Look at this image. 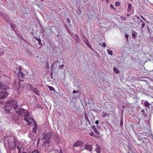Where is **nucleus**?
Wrapping results in <instances>:
<instances>
[{"label":"nucleus","instance_id":"39","mask_svg":"<svg viewBox=\"0 0 153 153\" xmlns=\"http://www.w3.org/2000/svg\"><path fill=\"white\" fill-rule=\"evenodd\" d=\"M140 17L144 20L145 21H146V19H145L144 17L143 16L141 15Z\"/></svg>","mask_w":153,"mask_h":153},{"label":"nucleus","instance_id":"36","mask_svg":"<svg viewBox=\"0 0 153 153\" xmlns=\"http://www.w3.org/2000/svg\"><path fill=\"white\" fill-rule=\"evenodd\" d=\"M102 46L104 47H105L106 46L105 43V42L103 43Z\"/></svg>","mask_w":153,"mask_h":153},{"label":"nucleus","instance_id":"18","mask_svg":"<svg viewBox=\"0 0 153 153\" xmlns=\"http://www.w3.org/2000/svg\"><path fill=\"white\" fill-rule=\"evenodd\" d=\"M143 138H145L143 137L142 135H139L137 137V139L139 140H142Z\"/></svg>","mask_w":153,"mask_h":153},{"label":"nucleus","instance_id":"49","mask_svg":"<svg viewBox=\"0 0 153 153\" xmlns=\"http://www.w3.org/2000/svg\"><path fill=\"white\" fill-rule=\"evenodd\" d=\"M78 42H79V40H78ZM77 42H78V41H77Z\"/></svg>","mask_w":153,"mask_h":153},{"label":"nucleus","instance_id":"2","mask_svg":"<svg viewBox=\"0 0 153 153\" xmlns=\"http://www.w3.org/2000/svg\"><path fill=\"white\" fill-rule=\"evenodd\" d=\"M16 113L19 115L22 116L27 117L28 115V112L26 110L22 108H16Z\"/></svg>","mask_w":153,"mask_h":153},{"label":"nucleus","instance_id":"48","mask_svg":"<svg viewBox=\"0 0 153 153\" xmlns=\"http://www.w3.org/2000/svg\"><path fill=\"white\" fill-rule=\"evenodd\" d=\"M111 6H112V5H111H111H110V7H111Z\"/></svg>","mask_w":153,"mask_h":153},{"label":"nucleus","instance_id":"19","mask_svg":"<svg viewBox=\"0 0 153 153\" xmlns=\"http://www.w3.org/2000/svg\"><path fill=\"white\" fill-rule=\"evenodd\" d=\"M89 134L91 136L94 137L96 138H98L99 137V136H97L95 135V134L93 132H91Z\"/></svg>","mask_w":153,"mask_h":153},{"label":"nucleus","instance_id":"45","mask_svg":"<svg viewBox=\"0 0 153 153\" xmlns=\"http://www.w3.org/2000/svg\"><path fill=\"white\" fill-rule=\"evenodd\" d=\"M141 111L142 112V111H143V110H141Z\"/></svg>","mask_w":153,"mask_h":153},{"label":"nucleus","instance_id":"11","mask_svg":"<svg viewBox=\"0 0 153 153\" xmlns=\"http://www.w3.org/2000/svg\"><path fill=\"white\" fill-rule=\"evenodd\" d=\"M28 86L30 87V90L31 91H33V89L35 88L32 85L30 84H28Z\"/></svg>","mask_w":153,"mask_h":153},{"label":"nucleus","instance_id":"34","mask_svg":"<svg viewBox=\"0 0 153 153\" xmlns=\"http://www.w3.org/2000/svg\"><path fill=\"white\" fill-rule=\"evenodd\" d=\"M66 21L68 23H70L71 22L69 18H67L66 19Z\"/></svg>","mask_w":153,"mask_h":153},{"label":"nucleus","instance_id":"40","mask_svg":"<svg viewBox=\"0 0 153 153\" xmlns=\"http://www.w3.org/2000/svg\"><path fill=\"white\" fill-rule=\"evenodd\" d=\"M95 123L97 125L99 123V120H96L95 121Z\"/></svg>","mask_w":153,"mask_h":153},{"label":"nucleus","instance_id":"7","mask_svg":"<svg viewBox=\"0 0 153 153\" xmlns=\"http://www.w3.org/2000/svg\"><path fill=\"white\" fill-rule=\"evenodd\" d=\"M54 138L55 142L57 143H59V138L58 134H55L54 136Z\"/></svg>","mask_w":153,"mask_h":153},{"label":"nucleus","instance_id":"35","mask_svg":"<svg viewBox=\"0 0 153 153\" xmlns=\"http://www.w3.org/2000/svg\"><path fill=\"white\" fill-rule=\"evenodd\" d=\"M4 54V53L2 52L1 51H0V56H2Z\"/></svg>","mask_w":153,"mask_h":153},{"label":"nucleus","instance_id":"23","mask_svg":"<svg viewBox=\"0 0 153 153\" xmlns=\"http://www.w3.org/2000/svg\"><path fill=\"white\" fill-rule=\"evenodd\" d=\"M49 90L51 91H55V89L52 86H49L48 87Z\"/></svg>","mask_w":153,"mask_h":153},{"label":"nucleus","instance_id":"21","mask_svg":"<svg viewBox=\"0 0 153 153\" xmlns=\"http://www.w3.org/2000/svg\"><path fill=\"white\" fill-rule=\"evenodd\" d=\"M129 152L128 153H136V150H134L133 151L131 149H129Z\"/></svg>","mask_w":153,"mask_h":153},{"label":"nucleus","instance_id":"3","mask_svg":"<svg viewBox=\"0 0 153 153\" xmlns=\"http://www.w3.org/2000/svg\"><path fill=\"white\" fill-rule=\"evenodd\" d=\"M43 137L42 138L43 139H48L49 140L53 136L52 132L49 131L48 133H44L43 134Z\"/></svg>","mask_w":153,"mask_h":153},{"label":"nucleus","instance_id":"51","mask_svg":"<svg viewBox=\"0 0 153 153\" xmlns=\"http://www.w3.org/2000/svg\"><path fill=\"white\" fill-rule=\"evenodd\" d=\"M52 74H51V75H52Z\"/></svg>","mask_w":153,"mask_h":153},{"label":"nucleus","instance_id":"9","mask_svg":"<svg viewBox=\"0 0 153 153\" xmlns=\"http://www.w3.org/2000/svg\"><path fill=\"white\" fill-rule=\"evenodd\" d=\"M32 91L37 95H40V91L36 88H35L34 89H33V91Z\"/></svg>","mask_w":153,"mask_h":153},{"label":"nucleus","instance_id":"53","mask_svg":"<svg viewBox=\"0 0 153 153\" xmlns=\"http://www.w3.org/2000/svg\"><path fill=\"white\" fill-rule=\"evenodd\" d=\"M52 74H51V75H52Z\"/></svg>","mask_w":153,"mask_h":153},{"label":"nucleus","instance_id":"52","mask_svg":"<svg viewBox=\"0 0 153 153\" xmlns=\"http://www.w3.org/2000/svg\"><path fill=\"white\" fill-rule=\"evenodd\" d=\"M52 74H51V75H52Z\"/></svg>","mask_w":153,"mask_h":153},{"label":"nucleus","instance_id":"31","mask_svg":"<svg viewBox=\"0 0 153 153\" xmlns=\"http://www.w3.org/2000/svg\"><path fill=\"white\" fill-rule=\"evenodd\" d=\"M22 67L20 66H19V71H18V73H19V72H22Z\"/></svg>","mask_w":153,"mask_h":153},{"label":"nucleus","instance_id":"5","mask_svg":"<svg viewBox=\"0 0 153 153\" xmlns=\"http://www.w3.org/2000/svg\"><path fill=\"white\" fill-rule=\"evenodd\" d=\"M84 142L81 141L79 140L75 142L73 145V148L75 149V147L82 145Z\"/></svg>","mask_w":153,"mask_h":153},{"label":"nucleus","instance_id":"44","mask_svg":"<svg viewBox=\"0 0 153 153\" xmlns=\"http://www.w3.org/2000/svg\"><path fill=\"white\" fill-rule=\"evenodd\" d=\"M60 152H61V153H62V151L61 150L60 151Z\"/></svg>","mask_w":153,"mask_h":153},{"label":"nucleus","instance_id":"26","mask_svg":"<svg viewBox=\"0 0 153 153\" xmlns=\"http://www.w3.org/2000/svg\"><path fill=\"white\" fill-rule=\"evenodd\" d=\"M5 85L2 83H0V89L4 88V87Z\"/></svg>","mask_w":153,"mask_h":153},{"label":"nucleus","instance_id":"29","mask_svg":"<svg viewBox=\"0 0 153 153\" xmlns=\"http://www.w3.org/2000/svg\"><path fill=\"white\" fill-rule=\"evenodd\" d=\"M134 33H132V36L134 37V38L136 36V35L137 34V33L136 32H134Z\"/></svg>","mask_w":153,"mask_h":153},{"label":"nucleus","instance_id":"15","mask_svg":"<svg viewBox=\"0 0 153 153\" xmlns=\"http://www.w3.org/2000/svg\"><path fill=\"white\" fill-rule=\"evenodd\" d=\"M132 8L131 5L130 4H128V5L127 8V10L128 12H130Z\"/></svg>","mask_w":153,"mask_h":153},{"label":"nucleus","instance_id":"10","mask_svg":"<svg viewBox=\"0 0 153 153\" xmlns=\"http://www.w3.org/2000/svg\"><path fill=\"white\" fill-rule=\"evenodd\" d=\"M137 18L138 19H140V21L142 23L141 25L142 27H144L146 24L144 22L143 20L141 19L139 17H137Z\"/></svg>","mask_w":153,"mask_h":153},{"label":"nucleus","instance_id":"41","mask_svg":"<svg viewBox=\"0 0 153 153\" xmlns=\"http://www.w3.org/2000/svg\"><path fill=\"white\" fill-rule=\"evenodd\" d=\"M77 91H75V90H74L73 91V93H76V92Z\"/></svg>","mask_w":153,"mask_h":153},{"label":"nucleus","instance_id":"13","mask_svg":"<svg viewBox=\"0 0 153 153\" xmlns=\"http://www.w3.org/2000/svg\"><path fill=\"white\" fill-rule=\"evenodd\" d=\"M27 117H25L24 118V120L26 122H27V124L30 125L31 123L32 122H30L26 118Z\"/></svg>","mask_w":153,"mask_h":153},{"label":"nucleus","instance_id":"46","mask_svg":"<svg viewBox=\"0 0 153 153\" xmlns=\"http://www.w3.org/2000/svg\"><path fill=\"white\" fill-rule=\"evenodd\" d=\"M30 120L32 121V119H30Z\"/></svg>","mask_w":153,"mask_h":153},{"label":"nucleus","instance_id":"37","mask_svg":"<svg viewBox=\"0 0 153 153\" xmlns=\"http://www.w3.org/2000/svg\"><path fill=\"white\" fill-rule=\"evenodd\" d=\"M128 36H129V35L128 34H126L125 35V37L126 38L127 40H128Z\"/></svg>","mask_w":153,"mask_h":153},{"label":"nucleus","instance_id":"8","mask_svg":"<svg viewBox=\"0 0 153 153\" xmlns=\"http://www.w3.org/2000/svg\"><path fill=\"white\" fill-rule=\"evenodd\" d=\"M50 143V141L49 140L47 139L46 141L44 142L43 145L46 147L47 146H49V144Z\"/></svg>","mask_w":153,"mask_h":153},{"label":"nucleus","instance_id":"20","mask_svg":"<svg viewBox=\"0 0 153 153\" xmlns=\"http://www.w3.org/2000/svg\"><path fill=\"white\" fill-rule=\"evenodd\" d=\"M94 130V132L96 133L97 134L99 135L100 134V132L96 128H94L93 127Z\"/></svg>","mask_w":153,"mask_h":153},{"label":"nucleus","instance_id":"12","mask_svg":"<svg viewBox=\"0 0 153 153\" xmlns=\"http://www.w3.org/2000/svg\"><path fill=\"white\" fill-rule=\"evenodd\" d=\"M95 151L97 153H100L101 152V149L99 146H97L96 148Z\"/></svg>","mask_w":153,"mask_h":153},{"label":"nucleus","instance_id":"50","mask_svg":"<svg viewBox=\"0 0 153 153\" xmlns=\"http://www.w3.org/2000/svg\"><path fill=\"white\" fill-rule=\"evenodd\" d=\"M111 7H112L114 8V7H113V6H111Z\"/></svg>","mask_w":153,"mask_h":153},{"label":"nucleus","instance_id":"54","mask_svg":"<svg viewBox=\"0 0 153 153\" xmlns=\"http://www.w3.org/2000/svg\"><path fill=\"white\" fill-rule=\"evenodd\" d=\"M42 1H43V0H41Z\"/></svg>","mask_w":153,"mask_h":153},{"label":"nucleus","instance_id":"30","mask_svg":"<svg viewBox=\"0 0 153 153\" xmlns=\"http://www.w3.org/2000/svg\"><path fill=\"white\" fill-rule=\"evenodd\" d=\"M115 5L116 6H119L120 5V3L119 2H118V1H117L115 2Z\"/></svg>","mask_w":153,"mask_h":153},{"label":"nucleus","instance_id":"22","mask_svg":"<svg viewBox=\"0 0 153 153\" xmlns=\"http://www.w3.org/2000/svg\"><path fill=\"white\" fill-rule=\"evenodd\" d=\"M113 70L116 73L118 74L119 73V71L116 67L114 68Z\"/></svg>","mask_w":153,"mask_h":153},{"label":"nucleus","instance_id":"4","mask_svg":"<svg viewBox=\"0 0 153 153\" xmlns=\"http://www.w3.org/2000/svg\"><path fill=\"white\" fill-rule=\"evenodd\" d=\"M8 95V93L6 91L0 92V98L1 99L6 98Z\"/></svg>","mask_w":153,"mask_h":153},{"label":"nucleus","instance_id":"27","mask_svg":"<svg viewBox=\"0 0 153 153\" xmlns=\"http://www.w3.org/2000/svg\"><path fill=\"white\" fill-rule=\"evenodd\" d=\"M107 52L108 54L111 55H112L113 53L111 50H107Z\"/></svg>","mask_w":153,"mask_h":153},{"label":"nucleus","instance_id":"42","mask_svg":"<svg viewBox=\"0 0 153 153\" xmlns=\"http://www.w3.org/2000/svg\"><path fill=\"white\" fill-rule=\"evenodd\" d=\"M123 125V122H122V121L121 122H120V126H121L122 125V126Z\"/></svg>","mask_w":153,"mask_h":153},{"label":"nucleus","instance_id":"43","mask_svg":"<svg viewBox=\"0 0 153 153\" xmlns=\"http://www.w3.org/2000/svg\"><path fill=\"white\" fill-rule=\"evenodd\" d=\"M35 39H36V40H37L38 41V42H39V39H38L37 38H35Z\"/></svg>","mask_w":153,"mask_h":153},{"label":"nucleus","instance_id":"28","mask_svg":"<svg viewBox=\"0 0 153 153\" xmlns=\"http://www.w3.org/2000/svg\"><path fill=\"white\" fill-rule=\"evenodd\" d=\"M31 153H40L38 150L37 149L34 150Z\"/></svg>","mask_w":153,"mask_h":153},{"label":"nucleus","instance_id":"17","mask_svg":"<svg viewBox=\"0 0 153 153\" xmlns=\"http://www.w3.org/2000/svg\"><path fill=\"white\" fill-rule=\"evenodd\" d=\"M150 105V103H149L148 101H145V102L144 103V105L146 107H149Z\"/></svg>","mask_w":153,"mask_h":153},{"label":"nucleus","instance_id":"33","mask_svg":"<svg viewBox=\"0 0 153 153\" xmlns=\"http://www.w3.org/2000/svg\"><path fill=\"white\" fill-rule=\"evenodd\" d=\"M39 42H38V44L40 45H42V44L41 43V39L40 38H39Z\"/></svg>","mask_w":153,"mask_h":153},{"label":"nucleus","instance_id":"14","mask_svg":"<svg viewBox=\"0 0 153 153\" xmlns=\"http://www.w3.org/2000/svg\"><path fill=\"white\" fill-rule=\"evenodd\" d=\"M37 128V125L36 124L34 125V127L33 128V131L35 133H36Z\"/></svg>","mask_w":153,"mask_h":153},{"label":"nucleus","instance_id":"6","mask_svg":"<svg viewBox=\"0 0 153 153\" xmlns=\"http://www.w3.org/2000/svg\"><path fill=\"white\" fill-rule=\"evenodd\" d=\"M92 145L91 144H89L88 143H86L84 147H85V149H86L88 151L91 152L92 151Z\"/></svg>","mask_w":153,"mask_h":153},{"label":"nucleus","instance_id":"32","mask_svg":"<svg viewBox=\"0 0 153 153\" xmlns=\"http://www.w3.org/2000/svg\"><path fill=\"white\" fill-rule=\"evenodd\" d=\"M107 115L108 114H107L106 113H105L102 115V117L103 118H105Z\"/></svg>","mask_w":153,"mask_h":153},{"label":"nucleus","instance_id":"25","mask_svg":"<svg viewBox=\"0 0 153 153\" xmlns=\"http://www.w3.org/2000/svg\"><path fill=\"white\" fill-rule=\"evenodd\" d=\"M85 44L88 46L89 47H91V45L90 44V43L88 41H86V42H85Z\"/></svg>","mask_w":153,"mask_h":153},{"label":"nucleus","instance_id":"24","mask_svg":"<svg viewBox=\"0 0 153 153\" xmlns=\"http://www.w3.org/2000/svg\"><path fill=\"white\" fill-rule=\"evenodd\" d=\"M19 73L21 75V78L23 79L24 77H25V74H23V73L22 72H20L19 73Z\"/></svg>","mask_w":153,"mask_h":153},{"label":"nucleus","instance_id":"16","mask_svg":"<svg viewBox=\"0 0 153 153\" xmlns=\"http://www.w3.org/2000/svg\"><path fill=\"white\" fill-rule=\"evenodd\" d=\"M23 81H24L23 79H19V81L18 82V84L19 85L20 87H21V85L22 83H23Z\"/></svg>","mask_w":153,"mask_h":153},{"label":"nucleus","instance_id":"1","mask_svg":"<svg viewBox=\"0 0 153 153\" xmlns=\"http://www.w3.org/2000/svg\"><path fill=\"white\" fill-rule=\"evenodd\" d=\"M17 102L16 100H9L7 102L4 107V109L7 114L11 113V110L13 109L16 111V108L18 106Z\"/></svg>","mask_w":153,"mask_h":153},{"label":"nucleus","instance_id":"47","mask_svg":"<svg viewBox=\"0 0 153 153\" xmlns=\"http://www.w3.org/2000/svg\"><path fill=\"white\" fill-rule=\"evenodd\" d=\"M26 153V152H23V153Z\"/></svg>","mask_w":153,"mask_h":153},{"label":"nucleus","instance_id":"38","mask_svg":"<svg viewBox=\"0 0 153 153\" xmlns=\"http://www.w3.org/2000/svg\"><path fill=\"white\" fill-rule=\"evenodd\" d=\"M64 66V65L63 64L62 65H60L59 66V67L60 68H61L62 69V68Z\"/></svg>","mask_w":153,"mask_h":153}]
</instances>
